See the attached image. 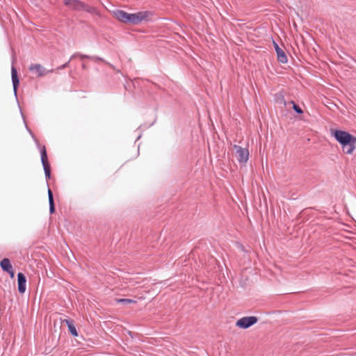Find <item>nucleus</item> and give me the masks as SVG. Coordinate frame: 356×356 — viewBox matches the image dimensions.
<instances>
[{"label":"nucleus","mask_w":356,"mask_h":356,"mask_svg":"<svg viewBox=\"0 0 356 356\" xmlns=\"http://www.w3.org/2000/svg\"><path fill=\"white\" fill-rule=\"evenodd\" d=\"M113 16L118 21L125 24H138L142 22L151 19L153 13L150 11H140L136 13H128L122 10L113 11Z\"/></svg>","instance_id":"f257e3e1"},{"label":"nucleus","mask_w":356,"mask_h":356,"mask_svg":"<svg viewBox=\"0 0 356 356\" xmlns=\"http://www.w3.org/2000/svg\"><path fill=\"white\" fill-rule=\"evenodd\" d=\"M332 135L341 144L343 152L351 155L356 149V137L347 131L332 130Z\"/></svg>","instance_id":"f03ea898"},{"label":"nucleus","mask_w":356,"mask_h":356,"mask_svg":"<svg viewBox=\"0 0 356 356\" xmlns=\"http://www.w3.org/2000/svg\"><path fill=\"white\" fill-rule=\"evenodd\" d=\"M63 2L65 6L73 10L92 13L94 10L79 0H63Z\"/></svg>","instance_id":"7ed1b4c3"},{"label":"nucleus","mask_w":356,"mask_h":356,"mask_svg":"<svg viewBox=\"0 0 356 356\" xmlns=\"http://www.w3.org/2000/svg\"><path fill=\"white\" fill-rule=\"evenodd\" d=\"M258 319L255 316H245L238 319L236 322V326L241 329H247L257 322Z\"/></svg>","instance_id":"20e7f679"},{"label":"nucleus","mask_w":356,"mask_h":356,"mask_svg":"<svg viewBox=\"0 0 356 356\" xmlns=\"http://www.w3.org/2000/svg\"><path fill=\"white\" fill-rule=\"evenodd\" d=\"M234 149L236 150L234 155L238 162L245 163L249 158L248 150L236 145H234Z\"/></svg>","instance_id":"39448f33"},{"label":"nucleus","mask_w":356,"mask_h":356,"mask_svg":"<svg viewBox=\"0 0 356 356\" xmlns=\"http://www.w3.org/2000/svg\"><path fill=\"white\" fill-rule=\"evenodd\" d=\"M41 160L44 170L47 178H50V165L48 162L47 151L45 147L43 146L41 149Z\"/></svg>","instance_id":"423d86ee"},{"label":"nucleus","mask_w":356,"mask_h":356,"mask_svg":"<svg viewBox=\"0 0 356 356\" xmlns=\"http://www.w3.org/2000/svg\"><path fill=\"white\" fill-rule=\"evenodd\" d=\"M29 70L35 73L38 77L46 75L49 72H53L52 70L50 71L46 70V69L42 65L38 63L31 64L29 66Z\"/></svg>","instance_id":"0eeeda50"},{"label":"nucleus","mask_w":356,"mask_h":356,"mask_svg":"<svg viewBox=\"0 0 356 356\" xmlns=\"http://www.w3.org/2000/svg\"><path fill=\"white\" fill-rule=\"evenodd\" d=\"M26 279L24 275L22 273H19L17 274V284H18V291L20 293H24L26 291Z\"/></svg>","instance_id":"6e6552de"},{"label":"nucleus","mask_w":356,"mask_h":356,"mask_svg":"<svg viewBox=\"0 0 356 356\" xmlns=\"http://www.w3.org/2000/svg\"><path fill=\"white\" fill-rule=\"evenodd\" d=\"M274 46H275V51L277 53L278 60L282 63H287L288 59H287L286 55L285 54L284 51L280 47H279L277 44H276L275 42H274Z\"/></svg>","instance_id":"1a4fd4ad"},{"label":"nucleus","mask_w":356,"mask_h":356,"mask_svg":"<svg viewBox=\"0 0 356 356\" xmlns=\"http://www.w3.org/2000/svg\"><path fill=\"white\" fill-rule=\"evenodd\" d=\"M11 76H12V81H13L14 91L16 92L17 88L19 85V79L17 76V70L13 66L11 68Z\"/></svg>","instance_id":"9d476101"},{"label":"nucleus","mask_w":356,"mask_h":356,"mask_svg":"<svg viewBox=\"0 0 356 356\" xmlns=\"http://www.w3.org/2000/svg\"><path fill=\"white\" fill-rule=\"evenodd\" d=\"M0 266L3 271H9L13 268L8 259L5 258L1 261Z\"/></svg>","instance_id":"9b49d317"},{"label":"nucleus","mask_w":356,"mask_h":356,"mask_svg":"<svg viewBox=\"0 0 356 356\" xmlns=\"http://www.w3.org/2000/svg\"><path fill=\"white\" fill-rule=\"evenodd\" d=\"M64 322L67 324V327H68V330L70 331V332L74 336V337H77L78 336V332L76 331V329L75 327V326L74 325V324L72 323V321L70 320H68V319H65L64 321Z\"/></svg>","instance_id":"f8f14e48"},{"label":"nucleus","mask_w":356,"mask_h":356,"mask_svg":"<svg viewBox=\"0 0 356 356\" xmlns=\"http://www.w3.org/2000/svg\"><path fill=\"white\" fill-rule=\"evenodd\" d=\"M48 197H49V211L51 213H54L55 211V207H54L53 193L50 189L48 190Z\"/></svg>","instance_id":"ddd939ff"},{"label":"nucleus","mask_w":356,"mask_h":356,"mask_svg":"<svg viewBox=\"0 0 356 356\" xmlns=\"http://www.w3.org/2000/svg\"><path fill=\"white\" fill-rule=\"evenodd\" d=\"M117 302L119 303H127V304H131V303H136V301L132 299H128V298H122V299H118Z\"/></svg>","instance_id":"4468645a"},{"label":"nucleus","mask_w":356,"mask_h":356,"mask_svg":"<svg viewBox=\"0 0 356 356\" xmlns=\"http://www.w3.org/2000/svg\"><path fill=\"white\" fill-rule=\"evenodd\" d=\"M290 103L293 105V108L296 112L300 114L303 113L302 110L298 105H296L294 102L291 101Z\"/></svg>","instance_id":"2eb2a0df"},{"label":"nucleus","mask_w":356,"mask_h":356,"mask_svg":"<svg viewBox=\"0 0 356 356\" xmlns=\"http://www.w3.org/2000/svg\"><path fill=\"white\" fill-rule=\"evenodd\" d=\"M277 102L280 104H283L284 106H286V103L284 99V97L282 95L280 96V97L278 99H277Z\"/></svg>","instance_id":"dca6fc26"},{"label":"nucleus","mask_w":356,"mask_h":356,"mask_svg":"<svg viewBox=\"0 0 356 356\" xmlns=\"http://www.w3.org/2000/svg\"><path fill=\"white\" fill-rule=\"evenodd\" d=\"M7 273H9V275H10V277H11V278H13V277H14V276H15V273H14V270H13V268L10 269V270L7 271Z\"/></svg>","instance_id":"f3484780"}]
</instances>
